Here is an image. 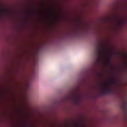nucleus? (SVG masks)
<instances>
[{"label": "nucleus", "mask_w": 127, "mask_h": 127, "mask_svg": "<svg viewBox=\"0 0 127 127\" xmlns=\"http://www.w3.org/2000/svg\"><path fill=\"white\" fill-rule=\"evenodd\" d=\"M4 12V10H0V13H3Z\"/></svg>", "instance_id": "nucleus-7"}, {"label": "nucleus", "mask_w": 127, "mask_h": 127, "mask_svg": "<svg viewBox=\"0 0 127 127\" xmlns=\"http://www.w3.org/2000/svg\"><path fill=\"white\" fill-rule=\"evenodd\" d=\"M122 109L124 110L125 115L127 116V99H125L122 105Z\"/></svg>", "instance_id": "nucleus-4"}, {"label": "nucleus", "mask_w": 127, "mask_h": 127, "mask_svg": "<svg viewBox=\"0 0 127 127\" xmlns=\"http://www.w3.org/2000/svg\"><path fill=\"white\" fill-rule=\"evenodd\" d=\"M28 13L29 14H31V13H32L31 11H28Z\"/></svg>", "instance_id": "nucleus-8"}, {"label": "nucleus", "mask_w": 127, "mask_h": 127, "mask_svg": "<svg viewBox=\"0 0 127 127\" xmlns=\"http://www.w3.org/2000/svg\"><path fill=\"white\" fill-rule=\"evenodd\" d=\"M107 62H108V63H110L111 62V59H107Z\"/></svg>", "instance_id": "nucleus-6"}, {"label": "nucleus", "mask_w": 127, "mask_h": 127, "mask_svg": "<svg viewBox=\"0 0 127 127\" xmlns=\"http://www.w3.org/2000/svg\"><path fill=\"white\" fill-rule=\"evenodd\" d=\"M96 52L97 53H100V57L102 58V57H104L105 55H106V51L103 49H100L99 48H96Z\"/></svg>", "instance_id": "nucleus-3"}, {"label": "nucleus", "mask_w": 127, "mask_h": 127, "mask_svg": "<svg viewBox=\"0 0 127 127\" xmlns=\"http://www.w3.org/2000/svg\"><path fill=\"white\" fill-rule=\"evenodd\" d=\"M117 22L120 26H123L125 25V22L121 18H118L117 19Z\"/></svg>", "instance_id": "nucleus-5"}, {"label": "nucleus", "mask_w": 127, "mask_h": 127, "mask_svg": "<svg viewBox=\"0 0 127 127\" xmlns=\"http://www.w3.org/2000/svg\"><path fill=\"white\" fill-rule=\"evenodd\" d=\"M124 66H125V67H127V63L124 64Z\"/></svg>", "instance_id": "nucleus-9"}, {"label": "nucleus", "mask_w": 127, "mask_h": 127, "mask_svg": "<svg viewBox=\"0 0 127 127\" xmlns=\"http://www.w3.org/2000/svg\"><path fill=\"white\" fill-rule=\"evenodd\" d=\"M110 85H111V82H107L105 84L104 86H103L104 90V94H111L112 93V90L109 88Z\"/></svg>", "instance_id": "nucleus-2"}, {"label": "nucleus", "mask_w": 127, "mask_h": 127, "mask_svg": "<svg viewBox=\"0 0 127 127\" xmlns=\"http://www.w3.org/2000/svg\"><path fill=\"white\" fill-rule=\"evenodd\" d=\"M70 100H73L75 105H78L80 102V95L77 93H75L69 97Z\"/></svg>", "instance_id": "nucleus-1"}]
</instances>
